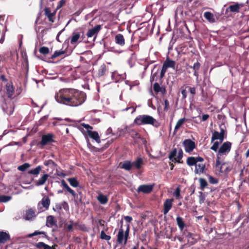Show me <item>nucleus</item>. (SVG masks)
<instances>
[{"label":"nucleus","instance_id":"obj_2","mask_svg":"<svg viewBox=\"0 0 249 249\" xmlns=\"http://www.w3.org/2000/svg\"><path fill=\"white\" fill-rule=\"evenodd\" d=\"M134 124L137 125L150 124L158 127L160 124L153 117L148 115H141L138 116L134 121Z\"/></svg>","mask_w":249,"mask_h":249},{"label":"nucleus","instance_id":"obj_12","mask_svg":"<svg viewBox=\"0 0 249 249\" xmlns=\"http://www.w3.org/2000/svg\"><path fill=\"white\" fill-rule=\"evenodd\" d=\"M155 184L151 185L143 184L139 186L137 189L138 192H142L144 194H150L153 190Z\"/></svg>","mask_w":249,"mask_h":249},{"label":"nucleus","instance_id":"obj_33","mask_svg":"<svg viewBox=\"0 0 249 249\" xmlns=\"http://www.w3.org/2000/svg\"><path fill=\"white\" fill-rule=\"evenodd\" d=\"M198 181L200 184L199 188L202 191H203L207 187L208 185V182L204 178H199Z\"/></svg>","mask_w":249,"mask_h":249},{"label":"nucleus","instance_id":"obj_5","mask_svg":"<svg viewBox=\"0 0 249 249\" xmlns=\"http://www.w3.org/2000/svg\"><path fill=\"white\" fill-rule=\"evenodd\" d=\"M183 156V152L181 148H179L178 152L177 148L173 149L168 155V158L172 162L182 163V159Z\"/></svg>","mask_w":249,"mask_h":249},{"label":"nucleus","instance_id":"obj_56","mask_svg":"<svg viewBox=\"0 0 249 249\" xmlns=\"http://www.w3.org/2000/svg\"><path fill=\"white\" fill-rule=\"evenodd\" d=\"M170 106L168 101L167 99H165L164 100V111H168L169 109Z\"/></svg>","mask_w":249,"mask_h":249},{"label":"nucleus","instance_id":"obj_36","mask_svg":"<svg viewBox=\"0 0 249 249\" xmlns=\"http://www.w3.org/2000/svg\"><path fill=\"white\" fill-rule=\"evenodd\" d=\"M176 221L179 229L181 231H182L185 227V224L182 217L178 216L176 218Z\"/></svg>","mask_w":249,"mask_h":249},{"label":"nucleus","instance_id":"obj_4","mask_svg":"<svg viewBox=\"0 0 249 249\" xmlns=\"http://www.w3.org/2000/svg\"><path fill=\"white\" fill-rule=\"evenodd\" d=\"M220 157H216L215 165L213 167L218 171L219 173L228 174L232 169V167L227 162L221 164Z\"/></svg>","mask_w":249,"mask_h":249},{"label":"nucleus","instance_id":"obj_42","mask_svg":"<svg viewBox=\"0 0 249 249\" xmlns=\"http://www.w3.org/2000/svg\"><path fill=\"white\" fill-rule=\"evenodd\" d=\"M194 234L191 232H189L186 237L188 238V241L191 244V245H194L196 242V240H194Z\"/></svg>","mask_w":249,"mask_h":249},{"label":"nucleus","instance_id":"obj_32","mask_svg":"<svg viewBox=\"0 0 249 249\" xmlns=\"http://www.w3.org/2000/svg\"><path fill=\"white\" fill-rule=\"evenodd\" d=\"M42 170V167L40 166H37L36 168L35 169H33L32 170H30L28 171V173L29 174H32L36 177H37V175L39 174L40 171Z\"/></svg>","mask_w":249,"mask_h":249},{"label":"nucleus","instance_id":"obj_58","mask_svg":"<svg viewBox=\"0 0 249 249\" xmlns=\"http://www.w3.org/2000/svg\"><path fill=\"white\" fill-rule=\"evenodd\" d=\"M190 93L194 96L196 93V89L195 87H188Z\"/></svg>","mask_w":249,"mask_h":249},{"label":"nucleus","instance_id":"obj_45","mask_svg":"<svg viewBox=\"0 0 249 249\" xmlns=\"http://www.w3.org/2000/svg\"><path fill=\"white\" fill-rule=\"evenodd\" d=\"M39 234H43L45 235V237L47 238L48 237L47 235L46 234V233L45 231H35L32 233L29 234L28 235V237H32L34 236H36Z\"/></svg>","mask_w":249,"mask_h":249},{"label":"nucleus","instance_id":"obj_20","mask_svg":"<svg viewBox=\"0 0 249 249\" xmlns=\"http://www.w3.org/2000/svg\"><path fill=\"white\" fill-rule=\"evenodd\" d=\"M10 239V236L8 233L3 231H0V243L4 244Z\"/></svg>","mask_w":249,"mask_h":249},{"label":"nucleus","instance_id":"obj_30","mask_svg":"<svg viewBox=\"0 0 249 249\" xmlns=\"http://www.w3.org/2000/svg\"><path fill=\"white\" fill-rule=\"evenodd\" d=\"M56 221L52 215H49L47 217L46 226L48 227H52L56 225Z\"/></svg>","mask_w":249,"mask_h":249},{"label":"nucleus","instance_id":"obj_16","mask_svg":"<svg viewBox=\"0 0 249 249\" xmlns=\"http://www.w3.org/2000/svg\"><path fill=\"white\" fill-rule=\"evenodd\" d=\"M50 176L47 174H44L39 178L38 180L35 181V185L39 186L44 185Z\"/></svg>","mask_w":249,"mask_h":249},{"label":"nucleus","instance_id":"obj_51","mask_svg":"<svg viewBox=\"0 0 249 249\" xmlns=\"http://www.w3.org/2000/svg\"><path fill=\"white\" fill-rule=\"evenodd\" d=\"M174 195L175 196L177 199H179L181 197L180 196V189L179 187H178L174 192Z\"/></svg>","mask_w":249,"mask_h":249},{"label":"nucleus","instance_id":"obj_50","mask_svg":"<svg viewBox=\"0 0 249 249\" xmlns=\"http://www.w3.org/2000/svg\"><path fill=\"white\" fill-rule=\"evenodd\" d=\"M219 143L220 142L217 141L214 142L213 145L211 147V149L215 152H217L218 151Z\"/></svg>","mask_w":249,"mask_h":249},{"label":"nucleus","instance_id":"obj_55","mask_svg":"<svg viewBox=\"0 0 249 249\" xmlns=\"http://www.w3.org/2000/svg\"><path fill=\"white\" fill-rule=\"evenodd\" d=\"M44 164L46 166H49L50 165H55V162L52 160H45L44 162Z\"/></svg>","mask_w":249,"mask_h":249},{"label":"nucleus","instance_id":"obj_37","mask_svg":"<svg viewBox=\"0 0 249 249\" xmlns=\"http://www.w3.org/2000/svg\"><path fill=\"white\" fill-rule=\"evenodd\" d=\"M98 200L102 204H106L108 201L107 197L102 194H100L97 197Z\"/></svg>","mask_w":249,"mask_h":249},{"label":"nucleus","instance_id":"obj_61","mask_svg":"<svg viewBox=\"0 0 249 249\" xmlns=\"http://www.w3.org/2000/svg\"><path fill=\"white\" fill-rule=\"evenodd\" d=\"M65 3V0H61L58 4V5L57 6V9H59L62 7L64 4Z\"/></svg>","mask_w":249,"mask_h":249},{"label":"nucleus","instance_id":"obj_31","mask_svg":"<svg viewBox=\"0 0 249 249\" xmlns=\"http://www.w3.org/2000/svg\"><path fill=\"white\" fill-rule=\"evenodd\" d=\"M80 36L81 35L80 33L74 32L72 33V35L71 39V44L76 43L77 42L78 39L80 38Z\"/></svg>","mask_w":249,"mask_h":249},{"label":"nucleus","instance_id":"obj_40","mask_svg":"<svg viewBox=\"0 0 249 249\" xmlns=\"http://www.w3.org/2000/svg\"><path fill=\"white\" fill-rule=\"evenodd\" d=\"M65 53L66 52L63 50H60L58 51H56L54 52L53 54L51 56V58L52 59H54L55 58L65 54Z\"/></svg>","mask_w":249,"mask_h":249},{"label":"nucleus","instance_id":"obj_54","mask_svg":"<svg viewBox=\"0 0 249 249\" xmlns=\"http://www.w3.org/2000/svg\"><path fill=\"white\" fill-rule=\"evenodd\" d=\"M73 224H65L64 227L67 231H73Z\"/></svg>","mask_w":249,"mask_h":249},{"label":"nucleus","instance_id":"obj_22","mask_svg":"<svg viewBox=\"0 0 249 249\" xmlns=\"http://www.w3.org/2000/svg\"><path fill=\"white\" fill-rule=\"evenodd\" d=\"M6 93L9 98L11 97L14 92V88L12 83H7L6 85Z\"/></svg>","mask_w":249,"mask_h":249},{"label":"nucleus","instance_id":"obj_47","mask_svg":"<svg viewBox=\"0 0 249 249\" xmlns=\"http://www.w3.org/2000/svg\"><path fill=\"white\" fill-rule=\"evenodd\" d=\"M100 238L108 241L110 239L111 237L109 235H107L104 231H102L100 234Z\"/></svg>","mask_w":249,"mask_h":249},{"label":"nucleus","instance_id":"obj_17","mask_svg":"<svg viewBox=\"0 0 249 249\" xmlns=\"http://www.w3.org/2000/svg\"><path fill=\"white\" fill-rule=\"evenodd\" d=\"M119 166L121 168L129 171L132 168V162L130 160H125L123 162H120Z\"/></svg>","mask_w":249,"mask_h":249},{"label":"nucleus","instance_id":"obj_13","mask_svg":"<svg viewBox=\"0 0 249 249\" xmlns=\"http://www.w3.org/2000/svg\"><path fill=\"white\" fill-rule=\"evenodd\" d=\"M173 199H167L163 204V213L164 214H166L172 207V202Z\"/></svg>","mask_w":249,"mask_h":249},{"label":"nucleus","instance_id":"obj_39","mask_svg":"<svg viewBox=\"0 0 249 249\" xmlns=\"http://www.w3.org/2000/svg\"><path fill=\"white\" fill-rule=\"evenodd\" d=\"M68 181L69 182L70 185L73 187H77L79 185V182L77 179L74 178H68Z\"/></svg>","mask_w":249,"mask_h":249},{"label":"nucleus","instance_id":"obj_53","mask_svg":"<svg viewBox=\"0 0 249 249\" xmlns=\"http://www.w3.org/2000/svg\"><path fill=\"white\" fill-rule=\"evenodd\" d=\"M153 89L157 93H158L160 91V89H161L158 83H155L154 84Z\"/></svg>","mask_w":249,"mask_h":249},{"label":"nucleus","instance_id":"obj_48","mask_svg":"<svg viewBox=\"0 0 249 249\" xmlns=\"http://www.w3.org/2000/svg\"><path fill=\"white\" fill-rule=\"evenodd\" d=\"M208 179L209 181L211 184H215L218 183V179L214 178L212 176H209Z\"/></svg>","mask_w":249,"mask_h":249},{"label":"nucleus","instance_id":"obj_1","mask_svg":"<svg viewBox=\"0 0 249 249\" xmlns=\"http://www.w3.org/2000/svg\"><path fill=\"white\" fill-rule=\"evenodd\" d=\"M55 101L61 104L71 107L82 105L86 99V94L73 88H63L56 92L54 95Z\"/></svg>","mask_w":249,"mask_h":249},{"label":"nucleus","instance_id":"obj_62","mask_svg":"<svg viewBox=\"0 0 249 249\" xmlns=\"http://www.w3.org/2000/svg\"><path fill=\"white\" fill-rule=\"evenodd\" d=\"M124 219L128 223L131 222V221L132 220V217H131V216H124Z\"/></svg>","mask_w":249,"mask_h":249},{"label":"nucleus","instance_id":"obj_43","mask_svg":"<svg viewBox=\"0 0 249 249\" xmlns=\"http://www.w3.org/2000/svg\"><path fill=\"white\" fill-rule=\"evenodd\" d=\"M12 199V196H5V195H0V203H5L8 202Z\"/></svg>","mask_w":249,"mask_h":249},{"label":"nucleus","instance_id":"obj_64","mask_svg":"<svg viewBox=\"0 0 249 249\" xmlns=\"http://www.w3.org/2000/svg\"><path fill=\"white\" fill-rule=\"evenodd\" d=\"M181 94L182 95V98L185 99L187 97V92L185 89H182L181 90Z\"/></svg>","mask_w":249,"mask_h":249},{"label":"nucleus","instance_id":"obj_59","mask_svg":"<svg viewBox=\"0 0 249 249\" xmlns=\"http://www.w3.org/2000/svg\"><path fill=\"white\" fill-rule=\"evenodd\" d=\"M199 198L200 202H203L205 200L204 195L203 194V193L202 192H199Z\"/></svg>","mask_w":249,"mask_h":249},{"label":"nucleus","instance_id":"obj_57","mask_svg":"<svg viewBox=\"0 0 249 249\" xmlns=\"http://www.w3.org/2000/svg\"><path fill=\"white\" fill-rule=\"evenodd\" d=\"M81 125L83 126L84 128H85L86 129H87V131L88 130H92L93 129V127L90 126V125L88 124H86L85 123H82L81 124Z\"/></svg>","mask_w":249,"mask_h":249},{"label":"nucleus","instance_id":"obj_14","mask_svg":"<svg viewBox=\"0 0 249 249\" xmlns=\"http://www.w3.org/2000/svg\"><path fill=\"white\" fill-rule=\"evenodd\" d=\"M44 12L45 16L47 17L49 21L53 22L54 21V17L56 14V12L54 11L52 13L49 7H46L44 9Z\"/></svg>","mask_w":249,"mask_h":249},{"label":"nucleus","instance_id":"obj_63","mask_svg":"<svg viewBox=\"0 0 249 249\" xmlns=\"http://www.w3.org/2000/svg\"><path fill=\"white\" fill-rule=\"evenodd\" d=\"M209 118V115L208 114H204L202 115L201 118L202 121H205Z\"/></svg>","mask_w":249,"mask_h":249},{"label":"nucleus","instance_id":"obj_9","mask_svg":"<svg viewBox=\"0 0 249 249\" xmlns=\"http://www.w3.org/2000/svg\"><path fill=\"white\" fill-rule=\"evenodd\" d=\"M182 145L184 148L185 151L187 153H191L196 148L195 142L191 139H185L182 142Z\"/></svg>","mask_w":249,"mask_h":249},{"label":"nucleus","instance_id":"obj_11","mask_svg":"<svg viewBox=\"0 0 249 249\" xmlns=\"http://www.w3.org/2000/svg\"><path fill=\"white\" fill-rule=\"evenodd\" d=\"M54 135L52 133H49L42 136L41 141L39 142L40 144L44 146L49 143L54 142Z\"/></svg>","mask_w":249,"mask_h":249},{"label":"nucleus","instance_id":"obj_60","mask_svg":"<svg viewBox=\"0 0 249 249\" xmlns=\"http://www.w3.org/2000/svg\"><path fill=\"white\" fill-rule=\"evenodd\" d=\"M61 185L63 186V188H65L67 190L68 188H70V187L68 186V185L67 184L66 181L64 180H62L61 181Z\"/></svg>","mask_w":249,"mask_h":249},{"label":"nucleus","instance_id":"obj_29","mask_svg":"<svg viewBox=\"0 0 249 249\" xmlns=\"http://www.w3.org/2000/svg\"><path fill=\"white\" fill-rule=\"evenodd\" d=\"M204 17L210 23H214L215 21L214 15L210 12H205L204 13Z\"/></svg>","mask_w":249,"mask_h":249},{"label":"nucleus","instance_id":"obj_46","mask_svg":"<svg viewBox=\"0 0 249 249\" xmlns=\"http://www.w3.org/2000/svg\"><path fill=\"white\" fill-rule=\"evenodd\" d=\"M39 52L42 54L46 55L49 53V49L47 47H41L39 49Z\"/></svg>","mask_w":249,"mask_h":249},{"label":"nucleus","instance_id":"obj_10","mask_svg":"<svg viewBox=\"0 0 249 249\" xmlns=\"http://www.w3.org/2000/svg\"><path fill=\"white\" fill-rule=\"evenodd\" d=\"M225 130L221 128L220 132H218L216 131H214L213 133L212 136L211 138V142H213L216 140H219V142L221 143L224 140Z\"/></svg>","mask_w":249,"mask_h":249},{"label":"nucleus","instance_id":"obj_18","mask_svg":"<svg viewBox=\"0 0 249 249\" xmlns=\"http://www.w3.org/2000/svg\"><path fill=\"white\" fill-rule=\"evenodd\" d=\"M143 164V160L141 157L137 158L135 161L132 162V167H134L138 170L141 169Z\"/></svg>","mask_w":249,"mask_h":249},{"label":"nucleus","instance_id":"obj_19","mask_svg":"<svg viewBox=\"0 0 249 249\" xmlns=\"http://www.w3.org/2000/svg\"><path fill=\"white\" fill-rule=\"evenodd\" d=\"M87 133L89 137L94 140L97 142L100 143L101 142L100 138L97 132L88 130Z\"/></svg>","mask_w":249,"mask_h":249},{"label":"nucleus","instance_id":"obj_23","mask_svg":"<svg viewBox=\"0 0 249 249\" xmlns=\"http://www.w3.org/2000/svg\"><path fill=\"white\" fill-rule=\"evenodd\" d=\"M205 164L203 163L196 164L195 170V173L196 174L200 175L204 172L205 169Z\"/></svg>","mask_w":249,"mask_h":249},{"label":"nucleus","instance_id":"obj_6","mask_svg":"<svg viewBox=\"0 0 249 249\" xmlns=\"http://www.w3.org/2000/svg\"><path fill=\"white\" fill-rule=\"evenodd\" d=\"M176 62L167 57L166 60L163 62L161 71L160 73V78H162L166 73L167 70L168 68H172L175 69Z\"/></svg>","mask_w":249,"mask_h":249},{"label":"nucleus","instance_id":"obj_44","mask_svg":"<svg viewBox=\"0 0 249 249\" xmlns=\"http://www.w3.org/2000/svg\"><path fill=\"white\" fill-rule=\"evenodd\" d=\"M30 167V164L28 163H24L21 165L18 166V169L20 171H25L26 169Z\"/></svg>","mask_w":249,"mask_h":249},{"label":"nucleus","instance_id":"obj_27","mask_svg":"<svg viewBox=\"0 0 249 249\" xmlns=\"http://www.w3.org/2000/svg\"><path fill=\"white\" fill-rule=\"evenodd\" d=\"M107 66L105 64H102L98 69L97 75L98 77H101L105 75L107 71Z\"/></svg>","mask_w":249,"mask_h":249},{"label":"nucleus","instance_id":"obj_21","mask_svg":"<svg viewBox=\"0 0 249 249\" xmlns=\"http://www.w3.org/2000/svg\"><path fill=\"white\" fill-rule=\"evenodd\" d=\"M35 246L38 249H55V247L57 246V245L50 246L42 242L36 243Z\"/></svg>","mask_w":249,"mask_h":249},{"label":"nucleus","instance_id":"obj_34","mask_svg":"<svg viewBox=\"0 0 249 249\" xmlns=\"http://www.w3.org/2000/svg\"><path fill=\"white\" fill-rule=\"evenodd\" d=\"M186 164L189 166L196 165L197 164L195 157H189L186 160Z\"/></svg>","mask_w":249,"mask_h":249},{"label":"nucleus","instance_id":"obj_7","mask_svg":"<svg viewBox=\"0 0 249 249\" xmlns=\"http://www.w3.org/2000/svg\"><path fill=\"white\" fill-rule=\"evenodd\" d=\"M231 143L228 141L223 142L218 150L216 157L222 155H227L231 150Z\"/></svg>","mask_w":249,"mask_h":249},{"label":"nucleus","instance_id":"obj_15","mask_svg":"<svg viewBox=\"0 0 249 249\" xmlns=\"http://www.w3.org/2000/svg\"><path fill=\"white\" fill-rule=\"evenodd\" d=\"M101 25H98L95 26L94 28L89 29L87 34L88 37H91L95 35H97L98 33L101 30Z\"/></svg>","mask_w":249,"mask_h":249},{"label":"nucleus","instance_id":"obj_25","mask_svg":"<svg viewBox=\"0 0 249 249\" xmlns=\"http://www.w3.org/2000/svg\"><path fill=\"white\" fill-rule=\"evenodd\" d=\"M242 6V4H239L238 3H235L234 5H230L226 10L227 11L228 10L232 12H239V9Z\"/></svg>","mask_w":249,"mask_h":249},{"label":"nucleus","instance_id":"obj_35","mask_svg":"<svg viewBox=\"0 0 249 249\" xmlns=\"http://www.w3.org/2000/svg\"><path fill=\"white\" fill-rule=\"evenodd\" d=\"M185 118L180 119L178 121L175 127L174 133L175 134L177 130L186 121Z\"/></svg>","mask_w":249,"mask_h":249},{"label":"nucleus","instance_id":"obj_24","mask_svg":"<svg viewBox=\"0 0 249 249\" xmlns=\"http://www.w3.org/2000/svg\"><path fill=\"white\" fill-rule=\"evenodd\" d=\"M115 42L120 45L124 46L125 44V40L123 35L119 34L116 35L115 37Z\"/></svg>","mask_w":249,"mask_h":249},{"label":"nucleus","instance_id":"obj_26","mask_svg":"<svg viewBox=\"0 0 249 249\" xmlns=\"http://www.w3.org/2000/svg\"><path fill=\"white\" fill-rule=\"evenodd\" d=\"M200 63L197 61L195 63L193 66H189L190 68L193 69L194 71V75L197 78L199 75L198 71L200 68Z\"/></svg>","mask_w":249,"mask_h":249},{"label":"nucleus","instance_id":"obj_38","mask_svg":"<svg viewBox=\"0 0 249 249\" xmlns=\"http://www.w3.org/2000/svg\"><path fill=\"white\" fill-rule=\"evenodd\" d=\"M36 214L35 212L32 210H28L26 214V219L27 220H31L33 217H35Z\"/></svg>","mask_w":249,"mask_h":249},{"label":"nucleus","instance_id":"obj_52","mask_svg":"<svg viewBox=\"0 0 249 249\" xmlns=\"http://www.w3.org/2000/svg\"><path fill=\"white\" fill-rule=\"evenodd\" d=\"M62 204H59V203H57L55 204V207L53 208V210L55 212H57L60 213V212L62 210Z\"/></svg>","mask_w":249,"mask_h":249},{"label":"nucleus","instance_id":"obj_41","mask_svg":"<svg viewBox=\"0 0 249 249\" xmlns=\"http://www.w3.org/2000/svg\"><path fill=\"white\" fill-rule=\"evenodd\" d=\"M131 137L134 139H141V135L135 130H132L130 131Z\"/></svg>","mask_w":249,"mask_h":249},{"label":"nucleus","instance_id":"obj_3","mask_svg":"<svg viewBox=\"0 0 249 249\" xmlns=\"http://www.w3.org/2000/svg\"><path fill=\"white\" fill-rule=\"evenodd\" d=\"M123 220L121 221V227L119 230L118 233L117 235V242L120 245H125L127 243V240L129 237V233L130 230V226L128 224L126 225V229L124 231L122 228Z\"/></svg>","mask_w":249,"mask_h":249},{"label":"nucleus","instance_id":"obj_28","mask_svg":"<svg viewBox=\"0 0 249 249\" xmlns=\"http://www.w3.org/2000/svg\"><path fill=\"white\" fill-rule=\"evenodd\" d=\"M69 192L74 198H75V202L77 204L82 203V197L78 198L77 195L75 193L74 191L71 189L70 187L67 190Z\"/></svg>","mask_w":249,"mask_h":249},{"label":"nucleus","instance_id":"obj_8","mask_svg":"<svg viewBox=\"0 0 249 249\" xmlns=\"http://www.w3.org/2000/svg\"><path fill=\"white\" fill-rule=\"evenodd\" d=\"M50 204V199L48 196H45L42 198L41 201L38 203L37 209L38 213L47 210Z\"/></svg>","mask_w":249,"mask_h":249},{"label":"nucleus","instance_id":"obj_49","mask_svg":"<svg viewBox=\"0 0 249 249\" xmlns=\"http://www.w3.org/2000/svg\"><path fill=\"white\" fill-rule=\"evenodd\" d=\"M87 145L88 146V147L89 148V149L91 151H94V152H99L100 150H99V149L98 148H96L95 147V146H93L89 142V141L88 140V142H87Z\"/></svg>","mask_w":249,"mask_h":249}]
</instances>
